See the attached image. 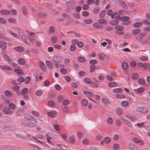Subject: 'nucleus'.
Wrapping results in <instances>:
<instances>
[{"instance_id":"1","label":"nucleus","mask_w":150,"mask_h":150,"mask_svg":"<svg viewBox=\"0 0 150 150\" xmlns=\"http://www.w3.org/2000/svg\"><path fill=\"white\" fill-rule=\"evenodd\" d=\"M145 35L144 33L140 34L136 37L137 40L138 41L141 42L142 43H145L147 42V40L144 38Z\"/></svg>"},{"instance_id":"2","label":"nucleus","mask_w":150,"mask_h":150,"mask_svg":"<svg viewBox=\"0 0 150 150\" xmlns=\"http://www.w3.org/2000/svg\"><path fill=\"white\" fill-rule=\"evenodd\" d=\"M129 17L127 16H123L121 17L120 20L123 22L122 24L124 25H127L129 24L130 23V21L129 20Z\"/></svg>"},{"instance_id":"3","label":"nucleus","mask_w":150,"mask_h":150,"mask_svg":"<svg viewBox=\"0 0 150 150\" xmlns=\"http://www.w3.org/2000/svg\"><path fill=\"white\" fill-rule=\"evenodd\" d=\"M136 111L138 112L143 114L146 113L148 111V110L146 108L142 107L137 108L136 109Z\"/></svg>"},{"instance_id":"4","label":"nucleus","mask_w":150,"mask_h":150,"mask_svg":"<svg viewBox=\"0 0 150 150\" xmlns=\"http://www.w3.org/2000/svg\"><path fill=\"white\" fill-rule=\"evenodd\" d=\"M18 33L21 39L24 41L27 44L29 45V43L27 42L26 41V37L22 31V30H19L18 31Z\"/></svg>"},{"instance_id":"5","label":"nucleus","mask_w":150,"mask_h":150,"mask_svg":"<svg viewBox=\"0 0 150 150\" xmlns=\"http://www.w3.org/2000/svg\"><path fill=\"white\" fill-rule=\"evenodd\" d=\"M132 140L136 143H139L140 146H142L144 144V142L143 140H140L139 138L136 137H133L132 138Z\"/></svg>"},{"instance_id":"6","label":"nucleus","mask_w":150,"mask_h":150,"mask_svg":"<svg viewBox=\"0 0 150 150\" xmlns=\"http://www.w3.org/2000/svg\"><path fill=\"white\" fill-rule=\"evenodd\" d=\"M145 89L143 87H141L137 88L134 89V91L135 93L137 94H140L144 92Z\"/></svg>"},{"instance_id":"7","label":"nucleus","mask_w":150,"mask_h":150,"mask_svg":"<svg viewBox=\"0 0 150 150\" xmlns=\"http://www.w3.org/2000/svg\"><path fill=\"white\" fill-rule=\"evenodd\" d=\"M62 59V58L60 56H54L52 57V60L55 63H59Z\"/></svg>"},{"instance_id":"8","label":"nucleus","mask_w":150,"mask_h":150,"mask_svg":"<svg viewBox=\"0 0 150 150\" xmlns=\"http://www.w3.org/2000/svg\"><path fill=\"white\" fill-rule=\"evenodd\" d=\"M7 47L6 42L4 41H0V48L4 50H6Z\"/></svg>"},{"instance_id":"9","label":"nucleus","mask_w":150,"mask_h":150,"mask_svg":"<svg viewBox=\"0 0 150 150\" xmlns=\"http://www.w3.org/2000/svg\"><path fill=\"white\" fill-rule=\"evenodd\" d=\"M110 140L111 139L110 137H106L101 142V145H103L104 142L105 144H109L110 142Z\"/></svg>"},{"instance_id":"10","label":"nucleus","mask_w":150,"mask_h":150,"mask_svg":"<svg viewBox=\"0 0 150 150\" xmlns=\"http://www.w3.org/2000/svg\"><path fill=\"white\" fill-rule=\"evenodd\" d=\"M57 114L56 112L54 110H51L47 113L48 116L50 117L51 118L55 117Z\"/></svg>"},{"instance_id":"11","label":"nucleus","mask_w":150,"mask_h":150,"mask_svg":"<svg viewBox=\"0 0 150 150\" xmlns=\"http://www.w3.org/2000/svg\"><path fill=\"white\" fill-rule=\"evenodd\" d=\"M120 118L122 119L127 125L130 128H132L133 127L132 124L130 122L127 120L125 119L123 117H120Z\"/></svg>"},{"instance_id":"12","label":"nucleus","mask_w":150,"mask_h":150,"mask_svg":"<svg viewBox=\"0 0 150 150\" xmlns=\"http://www.w3.org/2000/svg\"><path fill=\"white\" fill-rule=\"evenodd\" d=\"M45 64L47 67L49 69H52L53 67V63L51 61L46 60L45 62Z\"/></svg>"},{"instance_id":"13","label":"nucleus","mask_w":150,"mask_h":150,"mask_svg":"<svg viewBox=\"0 0 150 150\" xmlns=\"http://www.w3.org/2000/svg\"><path fill=\"white\" fill-rule=\"evenodd\" d=\"M25 116L27 119L30 120L36 121L37 120L36 118L28 114H26L25 115Z\"/></svg>"},{"instance_id":"14","label":"nucleus","mask_w":150,"mask_h":150,"mask_svg":"<svg viewBox=\"0 0 150 150\" xmlns=\"http://www.w3.org/2000/svg\"><path fill=\"white\" fill-rule=\"evenodd\" d=\"M0 68L6 71H10L12 69L10 67L6 65H0Z\"/></svg>"},{"instance_id":"15","label":"nucleus","mask_w":150,"mask_h":150,"mask_svg":"<svg viewBox=\"0 0 150 150\" xmlns=\"http://www.w3.org/2000/svg\"><path fill=\"white\" fill-rule=\"evenodd\" d=\"M14 50L17 52H22L24 50V48L22 46H17L14 47Z\"/></svg>"},{"instance_id":"16","label":"nucleus","mask_w":150,"mask_h":150,"mask_svg":"<svg viewBox=\"0 0 150 150\" xmlns=\"http://www.w3.org/2000/svg\"><path fill=\"white\" fill-rule=\"evenodd\" d=\"M26 121L25 120H22V123L24 125L26 126L33 127L34 126V124L32 122H30L28 123H26L25 122V121Z\"/></svg>"},{"instance_id":"17","label":"nucleus","mask_w":150,"mask_h":150,"mask_svg":"<svg viewBox=\"0 0 150 150\" xmlns=\"http://www.w3.org/2000/svg\"><path fill=\"white\" fill-rule=\"evenodd\" d=\"M106 122L108 125H111L113 124L114 121L111 117H109L107 119Z\"/></svg>"},{"instance_id":"18","label":"nucleus","mask_w":150,"mask_h":150,"mask_svg":"<svg viewBox=\"0 0 150 150\" xmlns=\"http://www.w3.org/2000/svg\"><path fill=\"white\" fill-rule=\"evenodd\" d=\"M116 113L118 115H121L123 114V111L121 108H117L116 110Z\"/></svg>"},{"instance_id":"19","label":"nucleus","mask_w":150,"mask_h":150,"mask_svg":"<svg viewBox=\"0 0 150 150\" xmlns=\"http://www.w3.org/2000/svg\"><path fill=\"white\" fill-rule=\"evenodd\" d=\"M39 65L41 69L44 71L46 70V68L44 63L42 62H39Z\"/></svg>"},{"instance_id":"20","label":"nucleus","mask_w":150,"mask_h":150,"mask_svg":"<svg viewBox=\"0 0 150 150\" xmlns=\"http://www.w3.org/2000/svg\"><path fill=\"white\" fill-rule=\"evenodd\" d=\"M3 111L5 114L8 115L11 113V110L9 108L5 107L4 108Z\"/></svg>"},{"instance_id":"21","label":"nucleus","mask_w":150,"mask_h":150,"mask_svg":"<svg viewBox=\"0 0 150 150\" xmlns=\"http://www.w3.org/2000/svg\"><path fill=\"white\" fill-rule=\"evenodd\" d=\"M4 94L6 96L8 97H11L13 95L12 93L10 91L8 90L4 91Z\"/></svg>"},{"instance_id":"22","label":"nucleus","mask_w":150,"mask_h":150,"mask_svg":"<svg viewBox=\"0 0 150 150\" xmlns=\"http://www.w3.org/2000/svg\"><path fill=\"white\" fill-rule=\"evenodd\" d=\"M8 106L9 108L11 109L14 110L16 108V105L13 103H9Z\"/></svg>"},{"instance_id":"23","label":"nucleus","mask_w":150,"mask_h":150,"mask_svg":"<svg viewBox=\"0 0 150 150\" xmlns=\"http://www.w3.org/2000/svg\"><path fill=\"white\" fill-rule=\"evenodd\" d=\"M83 93L84 94L87 95L88 96L92 97L93 96V94L91 92L84 91L83 92Z\"/></svg>"},{"instance_id":"24","label":"nucleus","mask_w":150,"mask_h":150,"mask_svg":"<svg viewBox=\"0 0 150 150\" xmlns=\"http://www.w3.org/2000/svg\"><path fill=\"white\" fill-rule=\"evenodd\" d=\"M22 12L24 15H27V10L26 6H23L22 8Z\"/></svg>"},{"instance_id":"25","label":"nucleus","mask_w":150,"mask_h":150,"mask_svg":"<svg viewBox=\"0 0 150 150\" xmlns=\"http://www.w3.org/2000/svg\"><path fill=\"white\" fill-rule=\"evenodd\" d=\"M0 13L4 15H8L10 14V11L6 10H3L1 11Z\"/></svg>"},{"instance_id":"26","label":"nucleus","mask_w":150,"mask_h":150,"mask_svg":"<svg viewBox=\"0 0 150 150\" xmlns=\"http://www.w3.org/2000/svg\"><path fill=\"white\" fill-rule=\"evenodd\" d=\"M138 82L139 84L141 85H144L145 83V81L142 78H140L138 80Z\"/></svg>"},{"instance_id":"27","label":"nucleus","mask_w":150,"mask_h":150,"mask_svg":"<svg viewBox=\"0 0 150 150\" xmlns=\"http://www.w3.org/2000/svg\"><path fill=\"white\" fill-rule=\"evenodd\" d=\"M77 59L81 62L83 63L85 62L86 59L83 57H79L77 58Z\"/></svg>"},{"instance_id":"28","label":"nucleus","mask_w":150,"mask_h":150,"mask_svg":"<svg viewBox=\"0 0 150 150\" xmlns=\"http://www.w3.org/2000/svg\"><path fill=\"white\" fill-rule=\"evenodd\" d=\"M125 96L121 94H117L115 96V97L117 99H121L122 98H125Z\"/></svg>"},{"instance_id":"29","label":"nucleus","mask_w":150,"mask_h":150,"mask_svg":"<svg viewBox=\"0 0 150 150\" xmlns=\"http://www.w3.org/2000/svg\"><path fill=\"white\" fill-rule=\"evenodd\" d=\"M112 91L113 92L115 93H120L122 92V90L121 88H117L114 89Z\"/></svg>"},{"instance_id":"30","label":"nucleus","mask_w":150,"mask_h":150,"mask_svg":"<svg viewBox=\"0 0 150 150\" xmlns=\"http://www.w3.org/2000/svg\"><path fill=\"white\" fill-rule=\"evenodd\" d=\"M117 85V84L116 82H111L108 83V86L110 87H115Z\"/></svg>"},{"instance_id":"31","label":"nucleus","mask_w":150,"mask_h":150,"mask_svg":"<svg viewBox=\"0 0 150 150\" xmlns=\"http://www.w3.org/2000/svg\"><path fill=\"white\" fill-rule=\"evenodd\" d=\"M121 105L123 107H126L128 106L129 105V103L127 101L124 100L121 102Z\"/></svg>"},{"instance_id":"32","label":"nucleus","mask_w":150,"mask_h":150,"mask_svg":"<svg viewBox=\"0 0 150 150\" xmlns=\"http://www.w3.org/2000/svg\"><path fill=\"white\" fill-rule=\"evenodd\" d=\"M49 33L50 34H52L54 33L55 31V28L52 26L50 27L49 28Z\"/></svg>"},{"instance_id":"33","label":"nucleus","mask_w":150,"mask_h":150,"mask_svg":"<svg viewBox=\"0 0 150 150\" xmlns=\"http://www.w3.org/2000/svg\"><path fill=\"white\" fill-rule=\"evenodd\" d=\"M110 25H116L118 24V22L117 21L115 20H112L110 22Z\"/></svg>"},{"instance_id":"34","label":"nucleus","mask_w":150,"mask_h":150,"mask_svg":"<svg viewBox=\"0 0 150 150\" xmlns=\"http://www.w3.org/2000/svg\"><path fill=\"white\" fill-rule=\"evenodd\" d=\"M129 67L128 64L125 62H123L122 64V67L124 70H126Z\"/></svg>"},{"instance_id":"35","label":"nucleus","mask_w":150,"mask_h":150,"mask_svg":"<svg viewBox=\"0 0 150 150\" xmlns=\"http://www.w3.org/2000/svg\"><path fill=\"white\" fill-rule=\"evenodd\" d=\"M83 22L86 24H88L91 23L93 22V20L90 19L85 20L83 21Z\"/></svg>"},{"instance_id":"36","label":"nucleus","mask_w":150,"mask_h":150,"mask_svg":"<svg viewBox=\"0 0 150 150\" xmlns=\"http://www.w3.org/2000/svg\"><path fill=\"white\" fill-rule=\"evenodd\" d=\"M18 62L20 65H23L25 63V60L23 58H20L18 60Z\"/></svg>"},{"instance_id":"37","label":"nucleus","mask_w":150,"mask_h":150,"mask_svg":"<svg viewBox=\"0 0 150 150\" xmlns=\"http://www.w3.org/2000/svg\"><path fill=\"white\" fill-rule=\"evenodd\" d=\"M93 26L94 27L98 29H100L102 27V25L98 23H94L93 25Z\"/></svg>"},{"instance_id":"38","label":"nucleus","mask_w":150,"mask_h":150,"mask_svg":"<svg viewBox=\"0 0 150 150\" xmlns=\"http://www.w3.org/2000/svg\"><path fill=\"white\" fill-rule=\"evenodd\" d=\"M124 27L121 25H118L115 27V29L118 31H122L124 29Z\"/></svg>"},{"instance_id":"39","label":"nucleus","mask_w":150,"mask_h":150,"mask_svg":"<svg viewBox=\"0 0 150 150\" xmlns=\"http://www.w3.org/2000/svg\"><path fill=\"white\" fill-rule=\"evenodd\" d=\"M99 57L101 60H103L105 57L106 55L103 53H101L99 54Z\"/></svg>"},{"instance_id":"40","label":"nucleus","mask_w":150,"mask_h":150,"mask_svg":"<svg viewBox=\"0 0 150 150\" xmlns=\"http://www.w3.org/2000/svg\"><path fill=\"white\" fill-rule=\"evenodd\" d=\"M96 66L95 65H91L90 67V71L91 72H93L95 70Z\"/></svg>"},{"instance_id":"41","label":"nucleus","mask_w":150,"mask_h":150,"mask_svg":"<svg viewBox=\"0 0 150 150\" xmlns=\"http://www.w3.org/2000/svg\"><path fill=\"white\" fill-rule=\"evenodd\" d=\"M142 24V23L141 22H138L134 23L133 24V26L134 27L137 28L140 27Z\"/></svg>"},{"instance_id":"42","label":"nucleus","mask_w":150,"mask_h":150,"mask_svg":"<svg viewBox=\"0 0 150 150\" xmlns=\"http://www.w3.org/2000/svg\"><path fill=\"white\" fill-rule=\"evenodd\" d=\"M116 125L117 126H119L121 125V122L119 119H116L115 121Z\"/></svg>"},{"instance_id":"43","label":"nucleus","mask_w":150,"mask_h":150,"mask_svg":"<svg viewBox=\"0 0 150 150\" xmlns=\"http://www.w3.org/2000/svg\"><path fill=\"white\" fill-rule=\"evenodd\" d=\"M15 72L17 73L18 74L21 75L23 73L22 70L20 69H14Z\"/></svg>"},{"instance_id":"44","label":"nucleus","mask_w":150,"mask_h":150,"mask_svg":"<svg viewBox=\"0 0 150 150\" xmlns=\"http://www.w3.org/2000/svg\"><path fill=\"white\" fill-rule=\"evenodd\" d=\"M81 104L83 106H86L88 104V101L86 99H84L82 100Z\"/></svg>"},{"instance_id":"45","label":"nucleus","mask_w":150,"mask_h":150,"mask_svg":"<svg viewBox=\"0 0 150 150\" xmlns=\"http://www.w3.org/2000/svg\"><path fill=\"white\" fill-rule=\"evenodd\" d=\"M106 11H103L99 13L100 17L101 18H103L105 14Z\"/></svg>"},{"instance_id":"46","label":"nucleus","mask_w":150,"mask_h":150,"mask_svg":"<svg viewBox=\"0 0 150 150\" xmlns=\"http://www.w3.org/2000/svg\"><path fill=\"white\" fill-rule=\"evenodd\" d=\"M146 63H145L144 64H143L142 63H139L138 64V66L139 67H144V68L145 69H146Z\"/></svg>"},{"instance_id":"47","label":"nucleus","mask_w":150,"mask_h":150,"mask_svg":"<svg viewBox=\"0 0 150 150\" xmlns=\"http://www.w3.org/2000/svg\"><path fill=\"white\" fill-rule=\"evenodd\" d=\"M130 120L131 122H134L137 120V119L135 116L133 115H132L130 116Z\"/></svg>"},{"instance_id":"48","label":"nucleus","mask_w":150,"mask_h":150,"mask_svg":"<svg viewBox=\"0 0 150 150\" xmlns=\"http://www.w3.org/2000/svg\"><path fill=\"white\" fill-rule=\"evenodd\" d=\"M48 105L50 107H53L55 105V103L52 100H50L48 102Z\"/></svg>"},{"instance_id":"49","label":"nucleus","mask_w":150,"mask_h":150,"mask_svg":"<svg viewBox=\"0 0 150 150\" xmlns=\"http://www.w3.org/2000/svg\"><path fill=\"white\" fill-rule=\"evenodd\" d=\"M84 81L85 82L88 84H90L92 83V81L91 79L88 78H85L84 79Z\"/></svg>"},{"instance_id":"50","label":"nucleus","mask_w":150,"mask_h":150,"mask_svg":"<svg viewBox=\"0 0 150 150\" xmlns=\"http://www.w3.org/2000/svg\"><path fill=\"white\" fill-rule=\"evenodd\" d=\"M28 91V89L27 88H25L23 89L21 92V94L24 95L27 93Z\"/></svg>"},{"instance_id":"51","label":"nucleus","mask_w":150,"mask_h":150,"mask_svg":"<svg viewBox=\"0 0 150 150\" xmlns=\"http://www.w3.org/2000/svg\"><path fill=\"white\" fill-rule=\"evenodd\" d=\"M76 47L75 45L72 44L70 47V50L71 52H74L76 50Z\"/></svg>"},{"instance_id":"52","label":"nucleus","mask_w":150,"mask_h":150,"mask_svg":"<svg viewBox=\"0 0 150 150\" xmlns=\"http://www.w3.org/2000/svg\"><path fill=\"white\" fill-rule=\"evenodd\" d=\"M97 62V61L96 59H92L90 60L89 63L91 65H94L96 64Z\"/></svg>"},{"instance_id":"53","label":"nucleus","mask_w":150,"mask_h":150,"mask_svg":"<svg viewBox=\"0 0 150 150\" xmlns=\"http://www.w3.org/2000/svg\"><path fill=\"white\" fill-rule=\"evenodd\" d=\"M8 32L14 37L17 38L18 35L17 34L13 33L11 30H8Z\"/></svg>"},{"instance_id":"54","label":"nucleus","mask_w":150,"mask_h":150,"mask_svg":"<svg viewBox=\"0 0 150 150\" xmlns=\"http://www.w3.org/2000/svg\"><path fill=\"white\" fill-rule=\"evenodd\" d=\"M57 38L56 37L53 36L51 38V42L52 43H55L57 42Z\"/></svg>"},{"instance_id":"55","label":"nucleus","mask_w":150,"mask_h":150,"mask_svg":"<svg viewBox=\"0 0 150 150\" xmlns=\"http://www.w3.org/2000/svg\"><path fill=\"white\" fill-rule=\"evenodd\" d=\"M120 147V146L118 144H114L112 147V149L113 150H115L118 149Z\"/></svg>"},{"instance_id":"56","label":"nucleus","mask_w":150,"mask_h":150,"mask_svg":"<svg viewBox=\"0 0 150 150\" xmlns=\"http://www.w3.org/2000/svg\"><path fill=\"white\" fill-rule=\"evenodd\" d=\"M140 31V30L139 29H137L134 30L132 31V33L133 34H137L139 33Z\"/></svg>"},{"instance_id":"57","label":"nucleus","mask_w":150,"mask_h":150,"mask_svg":"<svg viewBox=\"0 0 150 150\" xmlns=\"http://www.w3.org/2000/svg\"><path fill=\"white\" fill-rule=\"evenodd\" d=\"M30 76H27L24 80L25 83L26 84H27L30 82Z\"/></svg>"},{"instance_id":"58","label":"nucleus","mask_w":150,"mask_h":150,"mask_svg":"<svg viewBox=\"0 0 150 150\" xmlns=\"http://www.w3.org/2000/svg\"><path fill=\"white\" fill-rule=\"evenodd\" d=\"M32 113L35 116L38 117L39 116V113L36 111L33 110L32 111Z\"/></svg>"},{"instance_id":"59","label":"nucleus","mask_w":150,"mask_h":150,"mask_svg":"<svg viewBox=\"0 0 150 150\" xmlns=\"http://www.w3.org/2000/svg\"><path fill=\"white\" fill-rule=\"evenodd\" d=\"M87 3L88 5H91L94 4L95 1L94 0H88Z\"/></svg>"},{"instance_id":"60","label":"nucleus","mask_w":150,"mask_h":150,"mask_svg":"<svg viewBox=\"0 0 150 150\" xmlns=\"http://www.w3.org/2000/svg\"><path fill=\"white\" fill-rule=\"evenodd\" d=\"M71 42L73 45H76L77 44L78 42H79V40L76 39H73L71 40Z\"/></svg>"},{"instance_id":"61","label":"nucleus","mask_w":150,"mask_h":150,"mask_svg":"<svg viewBox=\"0 0 150 150\" xmlns=\"http://www.w3.org/2000/svg\"><path fill=\"white\" fill-rule=\"evenodd\" d=\"M129 148L130 150H133L135 148V146L132 144H130L128 145Z\"/></svg>"},{"instance_id":"62","label":"nucleus","mask_w":150,"mask_h":150,"mask_svg":"<svg viewBox=\"0 0 150 150\" xmlns=\"http://www.w3.org/2000/svg\"><path fill=\"white\" fill-rule=\"evenodd\" d=\"M60 72L62 74H65L67 73V70L65 69L62 68L60 70Z\"/></svg>"},{"instance_id":"63","label":"nucleus","mask_w":150,"mask_h":150,"mask_svg":"<svg viewBox=\"0 0 150 150\" xmlns=\"http://www.w3.org/2000/svg\"><path fill=\"white\" fill-rule=\"evenodd\" d=\"M98 22L100 23L106 24V21L103 19H100L98 20Z\"/></svg>"},{"instance_id":"64","label":"nucleus","mask_w":150,"mask_h":150,"mask_svg":"<svg viewBox=\"0 0 150 150\" xmlns=\"http://www.w3.org/2000/svg\"><path fill=\"white\" fill-rule=\"evenodd\" d=\"M42 94V91L41 90H38L36 91V94L37 96H41Z\"/></svg>"}]
</instances>
